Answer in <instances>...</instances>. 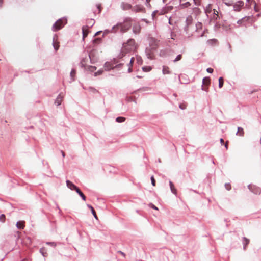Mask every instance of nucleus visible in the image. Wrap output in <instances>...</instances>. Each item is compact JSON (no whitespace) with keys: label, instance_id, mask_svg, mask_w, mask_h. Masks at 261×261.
Masks as SVG:
<instances>
[{"label":"nucleus","instance_id":"f704fd0d","mask_svg":"<svg viewBox=\"0 0 261 261\" xmlns=\"http://www.w3.org/2000/svg\"><path fill=\"white\" fill-rule=\"evenodd\" d=\"M225 5L230 6L233 5V2L231 0H228L227 1H223Z\"/></svg>","mask_w":261,"mask_h":261},{"label":"nucleus","instance_id":"79ce46f5","mask_svg":"<svg viewBox=\"0 0 261 261\" xmlns=\"http://www.w3.org/2000/svg\"><path fill=\"white\" fill-rule=\"evenodd\" d=\"M149 206L154 210H158V208L152 203H149Z\"/></svg>","mask_w":261,"mask_h":261},{"label":"nucleus","instance_id":"5701e85b","mask_svg":"<svg viewBox=\"0 0 261 261\" xmlns=\"http://www.w3.org/2000/svg\"><path fill=\"white\" fill-rule=\"evenodd\" d=\"M195 31L196 32H198L199 31V30H201L202 29V23L200 22H198L196 23L195 24Z\"/></svg>","mask_w":261,"mask_h":261},{"label":"nucleus","instance_id":"b1692460","mask_svg":"<svg viewBox=\"0 0 261 261\" xmlns=\"http://www.w3.org/2000/svg\"><path fill=\"white\" fill-rule=\"evenodd\" d=\"M104 67L106 70L109 71L111 69H113V67L111 66V65L110 63L106 62L104 65Z\"/></svg>","mask_w":261,"mask_h":261},{"label":"nucleus","instance_id":"2f4dec72","mask_svg":"<svg viewBox=\"0 0 261 261\" xmlns=\"http://www.w3.org/2000/svg\"><path fill=\"white\" fill-rule=\"evenodd\" d=\"M152 69L150 66H144L142 67V70L145 72L150 71Z\"/></svg>","mask_w":261,"mask_h":261},{"label":"nucleus","instance_id":"8fccbe9b","mask_svg":"<svg viewBox=\"0 0 261 261\" xmlns=\"http://www.w3.org/2000/svg\"><path fill=\"white\" fill-rule=\"evenodd\" d=\"M118 253H120L121 255H122L123 257H125V254L124 252H123L121 251H118Z\"/></svg>","mask_w":261,"mask_h":261},{"label":"nucleus","instance_id":"0e129e2a","mask_svg":"<svg viewBox=\"0 0 261 261\" xmlns=\"http://www.w3.org/2000/svg\"><path fill=\"white\" fill-rule=\"evenodd\" d=\"M241 20H239L238 21H237V23H241Z\"/></svg>","mask_w":261,"mask_h":261},{"label":"nucleus","instance_id":"5fc2aeb1","mask_svg":"<svg viewBox=\"0 0 261 261\" xmlns=\"http://www.w3.org/2000/svg\"><path fill=\"white\" fill-rule=\"evenodd\" d=\"M102 31H99L98 32H97L96 33H95L94 34V36H97L98 35V34H99Z\"/></svg>","mask_w":261,"mask_h":261},{"label":"nucleus","instance_id":"13d9d810","mask_svg":"<svg viewBox=\"0 0 261 261\" xmlns=\"http://www.w3.org/2000/svg\"><path fill=\"white\" fill-rule=\"evenodd\" d=\"M100 40V38H96V39H95L93 40V41H94V42L95 43V42H96V41H99Z\"/></svg>","mask_w":261,"mask_h":261},{"label":"nucleus","instance_id":"a18cd8bd","mask_svg":"<svg viewBox=\"0 0 261 261\" xmlns=\"http://www.w3.org/2000/svg\"><path fill=\"white\" fill-rule=\"evenodd\" d=\"M214 70L213 68H207L206 69V71L209 73H212L213 72Z\"/></svg>","mask_w":261,"mask_h":261},{"label":"nucleus","instance_id":"20e7f679","mask_svg":"<svg viewBox=\"0 0 261 261\" xmlns=\"http://www.w3.org/2000/svg\"><path fill=\"white\" fill-rule=\"evenodd\" d=\"M193 19L192 16L188 15L186 19V25L184 27V31L188 33L189 32V28H190L192 24Z\"/></svg>","mask_w":261,"mask_h":261},{"label":"nucleus","instance_id":"cd10ccee","mask_svg":"<svg viewBox=\"0 0 261 261\" xmlns=\"http://www.w3.org/2000/svg\"><path fill=\"white\" fill-rule=\"evenodd\" d=\"M162 72H163V73L164 74H169L170 73V71H169V68L168 67H166L165 66H163V67Z\"/></svg>","mask_w":261,"mask_h":261},{"label":"nucleus","instance_id":"dca6fc26","mask_svg":"<svg viewBox=\"0 0 261 261\" xmlns=\"http://www.w3.org/2000/svg\"><path fill=\"white\" fill-rule=\"evenodd\" d=\"M140 27L138 25H135L133 28V32L134 34H137L140 31Z\"/></svg>","mask_w":261,"mask_h":261},{"label":"nucleus","instance_id":"4d7b16f0","mask_svg":"<svg viewBox=\"0 0 261 261\" xmlns=\"http://www.w3.org/2000/svg\"><path fill=\"white\" fill-rule=\"evenodd\" d=\"M123 65V64H122V63H120V64H119L117 65L116 66V67H120V66H122Z\"/></svg>","mask_w":261,"mask_h":261},{"label":"nucleus","instance_id":"4468645a","mask_svg":"<svg viewBox=\"0 0 261 261\" xmlns=\"http://www.w3.org/2000/svg\"><path fill=\"white\" fill-rule=\"evenodd\" d=\"M191 1H188L186 2L180 3V6L182 8H186L190 7L191 5V4L190 3Z\"/></svg>","mask_w":261,"mask_h":261},{"label":"nucleus","instance_id":"c9c22d12","mask_svg":"<svg viewBox=\"0 0 261 261\" xmlns=\"http://www.w3.org/2000/svg\"><path fill=\"white\" fill-rule=\"evenodd\" d=\"M96 69V67L93 66H89L88 67V70L90 72H93Z\"/></svg>","mask_w":261,"mask_h":261},{"label":"nucleus","instance_id":"864d4df0","mask_svg":"<svg viewBox=\"0 0 261 261\" xmlns=\"http://www.w3.org/2000/svg\"><path fill=\"white\" fill-rule=\"evenodd\" d=\"M97 9L99 10V13L101 11V10H100V5H97Z\"/></svg>","mask_w":261,"mask_h":261},{"label":"nucleus","instance_id":"ddd939ff","mask_svg":"<svg viewBox=\"0 0 261 261\" xmlns=\"http://www.w3.org/2000/svg\"><path fill=\"white\" fill-rule=\"evenodd\" d=\"M63 97V96L61 95V93L59 94L58 95L56 99H55V105H56L57 106L60 105L61 104V102L62 101Z\"/></svg>","mask_w":261,"mask_h":261},{"label":"nucleus","instance_id":"a878e982","mask_svg":"<svg viewBox=\"0 0 261 261\" xmlns=\"http://www.w3.org/2000/svg\"><path fill=\"white\" fill-rule=\"evenodd\" d=\"M125 120V118L123 117H118L116 119V121L118 123L123 122Z\"/></svg>","mask_w":261,"mask_h":261},{"label":"nucleus","instance_id":"58836bf2","mask_svg":"<svg viewBox=\"0 0 261 261\" xmlns=\"http://www.w3.org/2000/svg\"><path fill=\"white\" fill-rule=\"evenodd\" d=\"M225 187L227 190L229 191L231 190V185L229 183H226L225 184Z\"/></svg>","mask_w":261,"mask_h":261},{"label":"nucleus","instance_id":"603ef678","mask_svg":"<svg viewBox=\"0 0 261 261\" xmlns=\"http://www.w3.org/2000/svg\"><path fill=\"white\" fill-rule=\"evenodd\" d=\"M158 12V11L155 10L153 11L152 13V17L153 18L156 14V13Z\"/></svg>","mask_w":261,"mask_h":261},{"label":"nucleus","instance_id":"6ab92c4d","mask_svg":"<svg viewBox=\"0 0 261 261\" xmlns=\"http://www.w3.org/2000/svg\"><path fill=\"white\" fill-rule=\"evenodd\" d=\"M76 192L79 195V196L81 197V198L84 200L85 201L86 199V196L84 195V194L82 193V192L78 188L76 190Z\"/></svg>","mask_w":261,"mask_h":261},{"label":"nucleus","instance_id":"bb28decb","mask_svg":"<svg viewBox=\"0 0 261 261\" xmlns=\"http://www.w3.org/2000/svg\"><path fill=\"white\" fill-rule=\"evenodd\" d=\"M39 252L43 257H46L47 256V253L46 251H44V248H40L39 250Z\"/></svg>","mask_w":261,"mask_h":261},{"label":"nucleus","instance_id":"9b49d317","mask_svg":"<svg viewBox=\"0 0 261 261\" xmlns=\"http://www.w3.org/2000/svg\"><path fill=\"white\" fill-rule=\"evenodd\" d=\"M243 5V3L242 2L239 1L233 5V10L236 11H239Z\"/></svg>","mask_w":261,"mask_h":261},{"label":"nucleus","instance_id":"e433bc0d","mask_svg":"<svg viewBox=\"0 0 261 261\" xmlns=\"http://www.w3.org/2000/svg\"><path fill=\"white\" fill-rule=\"evenodd\" d=\"M103 71V70L102 69H99L97 72L94 73V75L95 76H96L97 75H100V74H101L102 73Z\"/></svg>","mask_w":261,"mask_h":261},{"label":"nucleus","instance_id":"423d86ee","mask_svg":"<svg viewBox=\"0 0 261 261\" xmlns=\"http://www.w3.org/2000/svg\"><path fill=\"white\" fill-rule=\"evenodd\" d=\"M120 8L123 11H126L132 8V5L128 3L122 2L120 4Z\"/></svg>","mask_w":261,"mask_h":261},{"label":"nucleus","instance_id":"49530a36","mask_svg":"<svg viewBox=\"0 0 261 261\" xmlns=\"http://www.w3.org/2000/svg\"><path fill=\"white\" fill-rule=\"evenodd\" d=\"M227 46H228V48L229 49V51L230 53H231L232 52V49H231V45L229 43H227Z\"/></svg>","mask_w":261,"mask_h":261},{"label":"nucleus","instance_id":"f257e3e1","mask_svg":"<svg viewBox=\"0 0 261 261\" xmlns=\"http://www.w3.org/2000/svg\"><path fill=\"white\" fill-rule=\"evenodd\" d=\"M67 23V20L64 18L58 19L55 22L52 27L53 31H57L61 29Z\"/></svg>","mask_w":261,"mask_h":261},{"label":"nucleus","instance_id":"6e6552de","mask_svg":"<svg viewBox=\"0 0 261 261\" xmlns=\"http://www.w3.org/2000/svg\"><path fill=\"white\" fill-rule=\"evenodd\" d=\"M209 17H210L211 19L217 20V19H219L218 12L216 9H214L212 13L210 14Z\"/></svg>","mask_w":261,"mask_h":261},{"label":"nucleus","instance_id":"4c0bfd02","mask_svg":"<svg viewBox=\"0 0 261 261\" xmlns=\"http://www.w3.org/2000/svg\"><path fill=\"white\" fill-rule=\"evenodd\" d=\"M181 57H182V56H181V55H180V54L176 56V58L173 60V62H177V61H178L180 60H181Z\"/></svg>","mask_w":261,"mask_h":261},{"label":"nucleus","instance_id":"6e6d98bb","mask_svg":"<svg viewBox=\"0 0 261 261\" xmlns=\"http://www.w3.org/2000/svg\"><path fill=\"white\" fill-rule=\"evenodd\" d=\"M110 32H112V31L109 30H105L104 31V34L108 33Z\"/></svg>","mask_w":261,"mask_h":261},{"label":"nucleus","instance_id":"338daca9","mask_svg":"<svg viewBox=\"0 0 261 261\" xmlns=\"http://www.w3.org/2000/svg\"><path fill=\"white\" fill-rule=\"evenodd\" d=\"M81 66H82V67H83V66H84V64L82 63V61L81 62Z\"/></svg>","mask_w":261,"mask_h":261},{"label":"nucleus","instance_id":"f03ea898","mask_svg":"<svg viewBox=\"0 0 261 261\" xmlns=\"http://www.w3.org/2000/svg\"><path fill=\"white\" fill-rule=\"evenodd\" d=\"M131 23L130 22L123 24L121 22L117 23L115 25L113 26L112 28V30L115 29L116 28L121 27L120 31L121 33H125L127 32L131 27Z\"/></svg>","mask_w":261,"mask_h":261},{"label":"nucleus","instance_id":"1a4fd4ad","mask_svg":"<svg viewBox=\"0 0 261 261\" xmlns=\"http://www.w3.org/2000/svg\"><path fill=\"white\" fill-rule=\"evenodd\" d=\"M214 9L212 8L211 4H208L204 8V12L208 17H209L210 14L213 11Z\"/></svg>","mask_w":261,"mask_h":261},{"label":"nucleus","instance_id":"2eb2a0df","mask_svg":"<svg viewBox=\"0 0 261 261\" xmlns=\"http://www.w3.org/2000/svg\"><path fill=\"white\" fill-rule=\"evenodd\" d=\"M242 243L243 244V249L245 250H246L247 245L249 243V240L246 237H243Z\"/></svg>","mask_w":261,"mask_h":261},{"label":"nucleus","instance_id":"052dcab7","mask_svg":"<svg viewBox=\"0 0 261 261\" xmlns=\"http://www.w3.org/2000/svg\"><path fill=\"white\" fill-rule=\"evenodd\" d=\"M220 143H221V144L224 143V140H223V139H222V138L220 139Z\"/></svg>","mask_w":261,"mask_h":261},{"label":"nucleus","instance_id":"c03bdc74","mask_svg":"<svg viewBox=\"0 0 261 261\" xmlns=\"http://www.w3.org/2000/svg\"><path fill=\"white\" fill-rule=\"evenodd\" d=\"M151 184L152 186H154L155 185V181L154 179L153 176L151 177Z\"/></svg>","mask_w":261,"mask_h":261},{"label":"nucleus","instance_id":"de8ad7c7","mask_svg":"<svg viewBox=\"0 0 261 261\" xmlns=\"http://www.w3.org/2000/svg\"><path fill=\"white\" fill-rule=\"evenodd\" d=\"M131 18L130 17H126V18H125L124 20V21H123V23L124 22H127L128 21H131Z\"/></svg>","mask_w":261,"mask_h":261},{"label":"nucleus","instance_id":"09e8293b","mask_svg":"<svg viewBox=\"0 0 261 261\" xmlns=\"http://www.w3.org/2000/svg\"><path fill=\"white\" fill-rule=\"evenodd\" d=\"M134 61V58H132L131 59H130V61L129 62V63H128V66H131L132 65V64H133V62Z\"/></svg>","mask_w":261,"mask_h":261},{"label":"nucleus","instance_id":"c756f323","mask_svg":"<svg viewBox=\"0 0 261 261\" xmlns=\"http://www.w3.org/2000/svg\"><path fill=\"white\" fill-rule=\"evenodd\" d=\"M219 85L218 86L220 88H222L223 85V79L222 77H220L219 78Z\"/></svg>","mask_w":261,"mask_h":261},{"label":"nucleus","instance_id":"37998d69","mask_svg":"<svg viewBox=\"0 0 261 261\" xmlns=\"http://www.w3.org/2000/svg\"><path fill=\"white\" fill-rule=\"evenodd\" d=\"M150 1L151 0H146L145 5L147 7L150 8L151 7V5L150 4Z\"/></svg>","mask_w":261,"mask_h":261},{"label":"nucleus","instance_id":"393cba45","mask_svg":"<svg viewBox=\"0 0 261 261\" xmlns=\"http://www.w3.org/2000/svg\"><path fill=\"white\" fill-rule=\"evenodd\" d=\"M16 226L18 229H22L24 228L23 222L18 221L16 223Z\"/></svg>","mask_w":261,"mask_h":261},{"label":"nucleus","instance_id":"e2e57ef3","mask_svg":"<svg viewBox=\"0 0 261 261\" xmlns=\"http://www.w3.org/2000/svg\"><path fill=\"white\" fill-rule=\"evenodd\" d=\"M225 148L227 149H228V145H227V143L226 142V144H225Z\"/></svg>","mask_w":261,"mask_h":261},{"label":"nucleus","instance_id":"a19ab883","mask_svg":"<svg viewBox=\"0 0 261 261\" xmlns=\"http://www.w3.org/2000/svg\"><path fill=\"white\" fill-rule=\"evenodd\" d=\"M53 45L54 48V49H55L56 51H57L59 49V45H57V44H56L55 43V42H54V38L53 39Z\"/></svg>","mask_w":261,"mask_h":261},{"label":"nucleus","instance_id":"ea45409f","mask_svg":"<svg viewBox=\"0 0 261 261\" xmlns=\"http://www.w3.org/2000/svg\"><path fill=\"white\" fill-rule=\"evenodd\" d=\"M5 220V216L4 214H2L0 215V221L2 223H4Z\"/></svg>","mask_w":261,"mask_h":261},{"label":"nucleus","instance_id":"7ed1b4c3","mask_svg":"<svg viewBox=\"0 0 261 261\" xmlns=\"http://www.w3.org/2000/svg\"><path fill=\"white\" fill-rule=\"evenodd\" d=\"M135 46V41L133 39H129L127 42L123 44V46L127 50H130Z\"/></svg>","mask_w":261,"mask_h":261},{"label":"nucleus","instance_id":"774afa93","mask_svg":"<svg viewBox=\"0 0 261 261\" xmlns=\"http://www.w3.org/2000/svg\"><path fill=\"white\" fill-rule=\"evenodd\" d=\"M142 20L145 22H147L145 19H142Z\"/></svg>","mask_w":261,"mask_h":261},{"label":"nucleus","instance_id":"aec40b11","mask_svg":"<svg viewBox=\"0 0 261 261\" xmlns=\"http://www.w3.org/2000/svg\"><path fill=\"white\" fill-rule=\"evenodd\" d=\"M244 130L243 128L241 127H238V131L236 133L237 135H239L240 136H244Z\"/></svg>","mask_w":261,"mask_h":261},{"label":"nucleus","instance_id":"9d476101","mask_svg":"<svg viewBox=\"0 0 261 261\" xmlns=\"http://www.w3.org/2000/svg\"><path fill=\"white\" fill-rule=\"evenodd\" d=\"M66 182L67 187L71 190H75L76 191V190L79 188L73 183L69 180H67Z\"/></svg>","mask_w":261,"mask_h":261},{"label":"nucleus","instance_id":"473e14b6","mask_svg":"<svg viewBox=\"0 0 261 261\" xmlns=\"http://www.w3.org/2000/svg\"><path fill=\"white\" fill-rule=\"evenodd\" d=\"M88 90L90 92L93 93H98V91L97 90H96L95 88H93V87H89L88 88Z\"/></svg>","mask_w":261,"mask_h":261},{"label":"nucleus","instance_id":"c85d7f7f","mask_svg":"<svg viewBox=\"0 0 261 261\" xmlns=\"http://www.w3.org/2000/svg\"><path fill=\"white\" fill-rule=\"evenodd\" d=\"M136 61H137V63L139 65H141L143 63L142 59L139 56H136Z\"/></svg>","mask_w":261,"mask_h":261},{"label":"nucleus","instance_id":"a211bd4d","mask_svg":"<svg viewBox=\"0 0 261 261\" xmlns=\"http://www.w3.org/2000/svg\"><path fill=\"white\" fill-rule=\"evenodd\" d=\"M146 55L147 58L149 59H152L151 50L150 48H146L145 50Z\"/></svg>","mask_w":261,"mask_h":261},{"label":"nucleus","instance_id":"7c9ffc66","mask_svg":"<svg viewBox=\"0 0 261 261\" xmlns=\"http://www.w3.org/2000/svg\"><path fill=\"white\" fill-rule=\"evenodd\" d=\"M75 73H76L75 70L74 69H72L70 72V77H71L72 81L74 80V76H75Z\"/></svg>","mask_w":261,"mask_h":261},{"label":"nucleus","instance_id":"72a5a7b5","mask_svg":"<svg viewBox=\"0 0 261 261\" xmlns=\"http://www.w3.org/2000/svg\"><path fill=\"white\" fill-rule=\"evenodd\" d=\"M46 244L50 245L51 247H55L57 246V243L54 242H46Z\"/></svg>","mask_w":261,"mask_h":261},{"label":"nucleus","instance_id":"f3484780","mask_svg":"<svg viewBox=\"0 0 261 261\" xmlns=\"http://www.w3.org/2000/svg\"><path fill=\"white\" fill-rule=\"evenodd\" d=\"M169 186L170 188L171 191L172 193L174 194H176V190L174 187V186L173 184V182L171 181H169Z\"/></svg>","mask_w":261,"mask_h":261},{"label":"nucleus","instance_id":"bf43d9fd","mask_svg":"<svg viewBox=\"0 0 261 261\" xmlns=\"http://www.w3.org/2000/svg\"><path fill=\"white\" fill-rule=\"evenodd\" d=\"M132 71V69H131V67H130V66H129V68H128V72L130 73V72H131Z\"/></svg>","mask_w":261,"mask_h":261},{"label":"nucleus","instance_id":"3c124183","mask_svg":"<svg viewBox=\"0 0 261 261\" xmlns=\"http://www.w3.org/2000/svg\"><path fill=\"white\" fill-rule=\"evenodd\" d=\"M90 21H93L92 23H90V22H87V23L89 25H90V27H92L93 24H94V21L93 19H91Z\"/></svg>","mask_w":261,"mask_h":261},{"label":"nucleus","instance_id":"f8f14e48","mask_svg":"<svg viewBox=\"0 0 261 261\" xmlns=\"http://www.w3.org/2000/svg\"><path fill=\"white\" fill-rule=\"evenodd\" d=\"M210 83V80L208 77H205L202 79V83L201 85V89L202 90L206 91V89L204 88L203 85H208Z\"/></svg>","mask_w":261,"mask_h":261},{"label":"nucleus","instance_id":"4be33fe9","mask_svg":"<svg viewBox=\"0 0 261 261\" xmlns=\"http://www.w3.org/2000/svg\"><path fill=\"white\" fill-rule=\"evenodd\" d=\"M87 206L88 207H89L91 210V213H92V215H93V216L94 217V218L96 219H97V216L96 214V213H95L93 207L90 204H87Z\"/></svg>","mask_w":261,"mask_h":261},{"label":"nucleus","instance_id":"0eeeda50","mask_svg":"<svg viewBox=\"0 0 261 261\" xmlns=\"http://www.w3.org/2000/svg\"><path fill=\"white\" fill-rule=\"evenodd\" d=\"M144 10V8L141 5H136L134 7L132 6V11L135 13L143 12Z\"/></svg>","mask_w":261,"mask_h":261},{"label":"nucleus","instance_id":"412c9836","mask_svg":"<svg viewBox=\"0 0 261 261\" xmlns=\"http://www.w3.org/2000/svg\"><path fill=\"white\" fill-rule=\"evenodd\" d=\"M88 30L86 29L84 27H82V34H83V39H84V38L87 37L88 34Z\"/></svg>","mask_w":261,"mask_h":261},{"label":"nucleus","instance_id":"69168bd1","mask_svg":"<svg viewBox=\"0 0 261 261\" xmlns=\"http://www.w3.org/2000/svg\"><path fill=\"white\" fill-rule=\"evenodd\" d=\"M179 108L182 110L184 109V108H182V107H181V105L179 106Z\"/></svg>","mask_w":261,"mask_h":261},{"label":"nucleus","instance_id":"680f3d73","mask_svg":"<svg viewBox=\"0 0 261 261\" xmlns=\"http://www.w3.org/2000/svg\"><path fill=\"white\" fill-rule=\"evenodd\" d=\"M61 153H62V156L65 157V154L64 152L63 151H62Z\"/></svg>","mask_w":261,"mask_h":261},{"label":"nucleus","instance_id":"39448f33","mask_svg":"<svg viewBox=\"0 0 261 261\" xmlns=\"http://www.w3.org/2000/svg\"><path fill=\"white\" fill-rule=\"evenodd\" d=\"M248 188L255 194H260L261 193L260 188L255 186L249 185L248 186Z\"/></svg>","mask_w":261,"mask_h":261}]
</instances>
